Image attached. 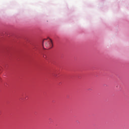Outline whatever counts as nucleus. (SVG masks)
I'll return each instance as SVG.
<instances>
[{
  "label": "nucleus",
  "mask_w": 129,
  "mask_h": 129,
  "mask_svg": "<svg viewBox=\"0 0 129 129\" xmlns=\"http://www.w3.org/2000/svg\"><path fill=\"white\" fill-rule=\"evenodd\" d=\"M44 43H45V46L46 48H48V49H51L53 47V43L52 42V40L50 39H45L43 41L42 46L43 48L45 49L44 47Z\"/></svg>",
  "instance_id": "nucleus-1"
}]
</instances>
